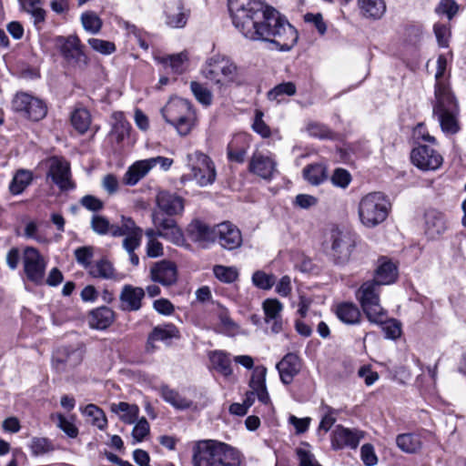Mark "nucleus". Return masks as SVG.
I'll use <instances>...</instances> for the list:
<instances>
[{
	"label": "nucleus",
	"mask_w": 466,
	"mask_h": 466,
	"mask_svg": "<svg viewBox=\"0 0 466 466\" xmlns=\"http://www.w3.org/2000/svg\"><path fill=\"white\" fill-rule=\"evenodd\" d=\"M228 10L234 25L246 38L268 42L279 51H289L298 41L296 28L261 0H228Z\"/></svg>",
	"instance_id": "nucleus-1"
},
{
	"label": "nucleus",
	"mask_w": 466,
	"mask_h": 466,
	"mask_svg": "<svg viewBox=\"0 0 466 466\" xmlns=\"http://www.w3.org/2000/svg\"><path fill=\"white\" fill-rule=\"evenodd\" d=\"M192 461L194 466H240L241 454L224 442L208 440L196 444Z\"/></svg>",
	"instance_id": "nucleus-2"
},
{
	"label": "nucleus",
	"mask_w": 466,
	"mask_h": 466,
	"mask_svg": "<svg viewBox=\"0 0 466 466\" xmlns=\"http://www.w3.org/2000/svg\"><path fill=\"white\" fill-rule=\"evenodd\" d=\"M435 100L433 116L437 117L442 132L447 135L458 133L461 129L460 108L453 94L441 86L436 89Z\"/></svg>",
	"instance_id": "nucleus-3"
},
{
	"label": "nucleus",
	"mask_w": 466,
	"mask_h": 466,
	"mask_svg": "<svg viewBox=\"0 0 466 466\" xmlns=\"http://www.w3.org/2000/svg\"><path fill=\"white\" fill-rule=\"evenodd\" d=\"M390 208V202L383 193H369L359 203L360 220L364 227L373 228L386 220Z\"/></svg>",
	"instance_id": "nucleus-4"
},
{
	"label": "nucleus",
	"mask_w": 466,
	"mask_h": 466,
	"mask_svg": "<svg viewBox=\"0 0 466 466\" xmlns=\"http://www.w3.org/2000/svg\"><path fill=\"white\" fill-rule=\"evenodd\" d=\"M380 287L381 285L372 279L367 280L356 292V298L368 320L371 323H382L387 318V310L380 305Z\"/></svg>",
	"instance_id": "nucleus-5"
},
{
	"label": "nucleus",
	"mask_w": 466,
	"mask_h": 466,
	"mask_svg": "<svg viewBox=\"0 0 466 466\" xmlns=\"http://www.w3.org/2000/svg\"><path fill=\"white\" fill-rule=\"evenodd\" d=\"M204 76L219 86L231 83L241 84L239 70L236 64L228 56L215 55L210 57L203 68Z\"/></svg>",
	"instance_id": "nucleus-6"
},
{
	"label": "nucleus",
	"mask_w": 466,
	"mask_h": 466,
	"mask_svg": "<svg viewBox=\"0 0 466 466\" xmlns=\"http://www.w3.org/2000/svg\"><path fill=\"white\" fill-rule=\"evenodd\" d=\"M187 158L190 172L181 177V182L195 180L199 187H207L215 182L217 177L216 167L208 155L195 151L188 154Z\"/></svg>",
	"instance_id": "nucleus-7"
},
{
	"label": "nucleus",
	"mask_w": 466,
	"mask_h": 466,
	"mask_svg": "<svg viewBox=\"0 0 466 466\" xmlns=\"http://www.w3.org/2000/svg\"><path fill=\"white\" fill-rule=\"evenodd\" d=\"M56 44L65 60L71 66L85 69L88 65V57L84 52V46L78 36H57Z\"/></svg>",
	"instance_id": "nucleus-8"
},
{
	"label": "nucleus",
	"mask_w": 466,
	"mask_h": 466,
	"mask_svg": "<svg viewBox=\"0 0 466 466\" xmlns=\"http://www.w3.org/2000/svg\"><path fill=\"white\" fill-rule=\"evenodd\" d=\"M410 160L422 171H435L441 167L443 157L431 146L419 144L411 150Z\"/></svg>",
	"instance_id": "nucleus-9"
},
{
	"label": "nucleus",
	"mask_w": 466,
	"mask_h": 466,
	"mask_svg": "<svg viewBox=\"0 0 466 466\" xmlns=\"http://www.w3.org/2000/svg\"><path fill=\"white\" fill-rule=\"evenodd\" d=\"M23 266L29 281L36 285L43 283L46 262L36 248L27 247L24 250Z\"/></svg>",
	"instance_id": "nucleus-10"
},
{
	"label": "nucleus",
	"mask_w": 466,
	"mask_h": 466,
	"mask_svg": "<svg viewBox=\"0 0 466 466\" xmlns=\"http://www.w3.org/2000/svg\"><path fill=\"white\" fill-rule=\"evenodd\" d=\"M81 346H64L58 348L53 355V366L56 371L67 372L78 366L84 358Z\"/></svg>",
	"instance_id": "nucleus-11"
},
{
	"label": "nucleus",
	"mask_w": 466,
	"mask_h": 466,
	"mask_svg": "<svg viewBox=\"0 0 466 466\" xmlns=\"http://www.w3.org/2000/svg\"><path fill=\"white\" fill-rule=\"evenodd\" d=\"M14 110L22 112L25 116L39 121L46 115V106L44 102L26 93H18L12 102Z\"/></svg>",
	"instance_id": "nucleus-12"
},
{
	"label": "nucleus",
	"mask_w": 466,
	"mask_h": 466,
	"mask_svg": "<svg viewBox=\"0 0 466 466\" xmlns=\"http://www.w3.org/2000/svg\"><path fill=\"white\" fill-rule=\"evenodd\" d=\"M363 437L364 432L361 431L337 425L331 435V446L334 450L344 448L355 450Z\"/></svg>",
	"instance_id": "nucleus-13"
},
{
	"label": "nucleus",
	"mask_w": 466,
	"mask_h": 466,
	"mask_svg": "<svg viewBox=\"0 0 466 466\" xmlns=\"http://www.w3.org/2000/svg\"><path fill=\"white\" fill-rule=\"evenodd\" d=\"M153 223L157 229H159V237L163 238L176 245H180L184 241L182 230L177 226L175 219L163 218L154 212L152 215Z\"/></svg>",
	"instance_id": "nucleus-14"
},
{
	"label": "nucleus",
	"mask_w": 466,
	"mask_h": 466,
	"mask_svg": "<svg viewBox=\"0 0 466 466\" xmlns=\"http://www.w3.org/2000/svg\"><path fill=\"white\" fill-rule=\"evenodd\" d=\"M191 241L207 248L217 240V226L211 228L200 220H193L187 228Z\"/></svg>",
	"instance_id": "nucleus-15"
},
{
	"label": "nucleus",
	"mask_w": 466,
	"mask_h": 466,
	"mask_svg": "<svg viewBox=\"0 0 466 466\" xmlns=\"http://www.w3.org/2000/svg\"><path fill=\"white\" fill-rule=\"evenodd\" d=\"M47 175L61 190H68L75 187V185L70 180L69 163L62 158L53 157L50 160Z\"/></svg>",
	"instance_id": "nucleus-16"
},
{
	"label": "nucleus",
	"mask_w": 466,
	"mask_h": 466,
	"mask_svg": "<svg viewBox=\"0 0 466 466\" xmlns=\"http://www.w3.org/2000/svg\"><path fill=\"white\" fill-rule=\"evenodd\" d=\"M276 167L277 163L271 156L256 151L250 158L248 170L263 179H270L277 171Z\"/></svg>",
	"instance_id": "nucleus-17"
},
{
	"label": "nucleus",
	"mask_w": 466,
	"mask_h": 466,
	"mask_svg": "<svg viewBox=\"0 0 466 466\" xmlns=\"http://www.w3.org/2000/svg\"><path fill=\"white\" fill-rule=\"evenodd\" d=\"M331 252L337 264H343L350 259L353 241L347 233L339 230L332 231Z\"/></svg>",
	"instance_id": "nucleus-18"
},
{
	"label": "nucleus",
	"mask_w": 466,
	"mask_h": 466,
	"mask_svg": "<svg viewBox=\"0 0 466 466\" xmlns=\"http://www.w3.org/2000/svg\"><path fill=\"white\" fill-rule=\"evenodd\" d=\"M150 278L154 282L170 286L177 279V266L174 262L166 259L156 262L150 268Z\"/></svg>",
	"instance_id": "nucleus-19"
},
{
	"label": "nucleus",
	"mask_w": 466,
	"mask_h": 466,
	"mask_svg": "<svg viewBox=\"0 0 466 466\" xmlns=\"http://www.w3.org/2000/svg\"><path fill=\"white\" fill-rule=\"evenodd\" d=\"M217 239L221 247L228 250L240 247L242 243L239 229L230 222L217 225Z\"/></svg>",
	"instance_id": "nucleus-20"
},
{
	"label": "nucleus",
	"mask_w": 466,
	"mask_h": 466,
	"mask_svg": "<svg viewBox=\"0 0 466 466\" xmlns=\"http://www.w3.org/2000/svg\"><path fill=\"white\" fill-rule=\"evenodd\" d=\"M301 366V360L297 354L287 353L276 365L281 382L286 385L290 384L294 377L299 373Z\"/></svg>",
	"instance_id": "nucleus-21"
},
{
	"label": "nucleus",
	"mask_w": 466,
	"mask_h": 466,
	"mask_svg": "<svg viewBox=\"0 0 466 466\" xmlns=\"http://www.w3.org/2000/svg\"><path fill=\"white\" fill-rule=\"evenodd\" d=\"M145 291L142 288L125 285L119 295L120 309L125 311H137L142 307Z\"/></svg>",
	"instance_id": "nucleus-22"
},
{
	"label": "nucleus",
	"mask_w": 466,
	"mask_h": 466,
	"mask_svg": "<svg viewBox=\"0 0 466 466\" xmlns=\"http://www.w3.org/2000/svg\"><path fill=\"white\" fill-rule=\"evenodd\" d=\"M262 309L265 314V322L271 323V331L276 334L279 333L283 329L282 303L277 299H267L262 303Z\"/></svg>",
	"instance_id": "nucleus-23"
},
{
	"label": "nucleus",
	"mask_w": 466,
	"mask_h": 466,
	"mask_svg": "<svg viewBox=\"0 0 466 466\" xmlns=\"http://www.w3.org/2000/svg\"><path fill=\"white\" fill-rule=\"evenodd\" d=\"M267 369L264 366H257L249 382L251 395H256L258 400L264 404L270 401V398L266 387Z\"/></svg>",
	"instance_id": "nucleus-24"
},
{
	"label": "nucleus",
	"mask_w": 466,
	"mask_h": 466,
	"mask_svg": "<svg viewBox=\"0 0 466 466\" xmlns=\"http://www.w3.org/2000/svg\"><path fill=\"white\" fill-rule=\"evenodd\" d=\"M157 204L159 209L168 216L181 214L184 210L183 198L167 191H160L157 194Z\"/></svg>",
	"instance_id": "nucleus-25"
},
{
	"label": "nucleus",
	"mask_w": 466,
	"mask_h": 466,
	"mask_svg": "<svg viewBox=\"0 0 466 466\" xmlns=\"http://www.w3.org/2000/svg\"><path fill=\"white\" fill-rule=\"evenodd\" d=\"M166 24L172 28H182L187 21V14L180 0H173L166 5Z\"/></svg>",
	"instance_id": "nucleus-26"
},
{
	"label": "nucleus",
	"mask_w": 466,
	"mask_h": 466,
	"mask_svg": "<svg viewBox=\"0 0 466 466\" xmlns=\"http://www.w3.org/2000/svg\"><path fill=\"white\" fill-rule=\"evenodd\" d=\"M426 233L431 238L442 235L448 228L445 216L437 210H431L426 213Z\"/></svg>",
	"instance_id": "nucleus-27"
},
{
	"label": "nucleus",
	"mask_w": 466,
	"mask_h": 466,
	"mask_svg": "<svg viewBox=\"0 0 466 466\" xmlns=\"http://www.w3.org/2000/svg\"><path fill=\"white\" fill-rule=\"evenodd\" d=\"M192 109L191 104L183 98H176L167 103V105L162 110L165 120L172 124L177 122L185 114L188 113Z\"/></svg>",
	"instance_id": "nucleus-28"
},
{
	"label": "nucleus",
	"mask_w": 466,
	"mask_h": 466,
	"mask_svg": "<svg viewBox=\"0 0 466 466\" xmlns=\"http://www.w3.org/2000/svg\"><path fill=\"white\" fill-rule=\"evenodd\" d=\"M115 320V312L108 307H99L90 312L89 326L96 329H106Z\"/></svg>",
	"instance_id": "nucleus-29"
},
{
	"label": "nucleus",
	"mask_w": 466,
	"mask_h": 466,
	"mask_svg": "<svg viewBox=\"0 0 466 466\" xmlns=\"http://www.w3.org/2000/svg\"><path fill=\"white\" fill-rule=\"evenodd\" d=\"M380 262L372 280L381 286L394 283L398 277L397 267L391 261L385 258L380 259Z\"/></svg>",
	"instance_id": "nucleus-30"
},
{
	"label": "nucleus",
	"mask_w": 466,
	"mask_h": 466,
	"mask_svg": "<svg viewBox=\"0 0 466 466\" xmlns=\"http://www.w3.org/2000/svg\"><path fill=\"white\" fill-rule=\"evenodd\" d=\"M151 167L147 159L137 160L133 163L124 175L123 181L126 185L135 186L145 177Z\"/></svg>",
	"instance_id": "nucleus-31"
},
{
	"label": "nucleus",
	"mask_w": 466,
	"mask_h": 466,
	"mask_svg": "<svg viewBox=\"0 0 466 466\" xmlns=\"http://www.w3.org/2000/svg\"><path fill=\"white\" fill-rule=\"evenodd\" d=\"M338 319L347 325H355L360 322L361 313L360 309L352 302H343L336 307Z\"/></svg>",
	"instance_id": "nucleus-32"
},
{
	"label": "nucleus",
	"mask_w": 466,
	"mask_h": 466,
	"mask_svg": "<svg viewBox=\"0 0 466 466\" xmlns=\"http://www.w3.org/2000/svg\"><path fill=\"white\" fill-rule=\"evenodd\" d=\"M157 60L163 65L165 68H170L171 72L182 74L187 66L188 54L187 51H183L178 54L157 57Z\"/></svg>",
	"instance_id": "nucleus-33"
},
{
	"label": "nucleus",
	"mask_w": 466,
	"mask_h": 466,
	"mask_svg": "<svg viewBox=\"0 0 466 466\" xmlns=\"http://www.w3.org/2000/svg\"><path fill=\"white\" fill-rule=\"evenodd\" d=\"M161 397L164 400L177 410H186L191 407L192 401L177 390L170 389L167 385H162L159 388Z\"/></svg>",
	"instance_id": "nucleus-34"
},
{
	"label": "nucleus",
	"mask_w": 466,
	"mask_h": 466,
	"mask_svg": "<svg viewBox=\"0 0 466 466\" xmlns=\"http://www.w3.org/2000/svg\"><path fill=\"white\" fill-rule=\"evenodd\" d=\"M110 410L112 412L118 414L120 420L127 424L134 423L139 413V408L136 404H129L124 401L112 403Z\"/></svg>",
	"instance_id": "nucleus-35"
},
{
	"label": "nucleus",
	"mask_w": 466,
	"mask_h": 466,
	"mask_svg": "<svg viewBox=\"0 0 466 466\" xmlns=\"http://www.w3.org/2000/svg\"><path fill=\"white\" fill-rule=\"evenodd\" d=\"M179 332L174 324H165L157 326L148 335L147 344L154 347L157 341H166L173 338H178Z\"/></svg>",
	"instance_id": "nucleus-36"
},
{
	"label": "nucleus",
	"mask_w": 466,
	"mask_h": 466,
	"mask_svg": "<svg viewBox=\"0 0 466 466\" xmlns=\"http://www.w3.org/2000/svg\"><path fill=\"white\" fill-rule=\"evenodd\" d=\"M113 119L114 123L110 134L117 143H121L129 135L131 126L125 119L122 112H115Z\"/></svg>",
	"instance_id": "nucleus-37"
},
{
	"label": "nucleus",
	"mask_w": 466,
	"mask_h": 466,
	"mask_svg": "<svg viewBox=\"0 0 466 466\" xmlns=\"http://www.w3.org/2000/svg\"><path fill=\"white\" fill-rule=\"evenodd\" d=\"M397 446L404 452L416 453L420 451L422 442L420 436L413 433L400 434L396 438Z\"/></svg>",
	"instance_id": "nucleus-38"
},
{
	"label": "nucleus",
	"mask_w": 466,
	"mask_h": 466,
	"mask_svg": "<svg viewBox=\"0 0 466 466\" xmlns=\"http://www.w3.org/2000/svg\"><path fill=\"white\" fill-rule=\"evenodd\" d=\"M304 178L311 185H319L328 177L327 168L322 164H310L303 169Z\"/></svg>",
	"instance_id": "nucleus-39"
},
{
	"label": "nucleus",
	"mask_w": 466,
	"mask_h": 466,
	"mask_svg": "<svg viewBox=\"0 0 466 466\" xmlns=\"http://www.w3.org/2000/svg\"><path fill=\"white\" fill-rule=\"evenodd\" d=\"M360 10L364 16L379 19L383 15L386 5L383 0H360Z\"/></svg>",
	"instance_id": "nucleus-40"
},
{
	"label": "nucleus",
	"mask_w": 466,
	"mask_h": 466,
	"mask_svg": "<svg viewBox=\"0 0 466 466\" xmlns=\"http://www.w3.org/2000/svg\"><path fill=\"white\" fill-rule=\"evenodd\" d=\"M89 274L94 278L110 279L115 278V268L110 261L102 258L90 266Z\"/></svg>",
	"instance_id": "nucleus-41"
},
{
	"label": "nucleus",
	"mask_w": 466,
	"mask_h": 466,
	"mask_svg": "<svg viewBox=\"0 0 466 466\" xmlns=\"http://www.w3.org/2000/svg\"><path fill=\"white\" fill-rule=\"evenodd\" d=\"M137 233H143L141 228L137 227L131 218L121 216L120 225H115L112 228V237L129 236Z\"/></svg>",
	"instance_id": "nucleus-42"
},
{
	"label": "nucleus",
	"mask_w": 466,
	"mask_h": 466,
	"mask_svg": "<svg viewBox=\"0 0 466 466\" xmlns=\"http://www.w3.org/2000/svg\"><path fill=\"white\" fill-rule=\"evenodd\" d=\"M83 414L89 419L92 425L99 430H104L107 425V420L103 410L95 404L86 405L82 410Z\"/></svg>",
	"instance_id": "nucleus-43"
},
{
	"label": "nucleus",
	"mask_w": 466,
	"mask_h": 466,
	"mask_svg": "<svg viewBox=\"0 0 466 466\" xmlns=\"http://www.w3.org/2000/svg\"><path fill=\"white\" fill-rule=\"evenodd\" d=\"M143 233H137L134 235L125 236L122 246L129 255V259L132 265L137 266L139 264V258L135 253V250L140 246Z\"/></svg>",
	"instance_id": "nucleus-44"
},
{
	"label": "nucleus",
	"mask_w": 466,
	"mask_h": 466,
	"mask_svg": "<svg viewBox=\"0 0 466 466\" xmlns=\"http://www.w3.org/2000/svg\"><path fill=\"white\" fill-rule=\"evenodd\" d=\"M71 123L80 134L86 133L91 124L90 113L85 108L76 109L72 113Z\"/></svg>",
	"instance_id": "nucleus-45"
},
{
	"label": "nucleus",
	"mask_w": 466,
	"mask_h": 466,
	"mask_svg": "<svg viewBox=\"0 0 466 466\" xmlns=\"http://www.w3.org/2000/svg\"><path fill=\"white\" fill-rule=\"evenodd\" d=\"M210 360L214 366V368L223 374L224 376L228 377L231 375L232 369H231V362L228 358V356L223 352V351H214L210 355Z\"/></svg>",
	"instance_id": "nucleus-46"
},
{
	"label": "nucleus",
	"mask_w": 466,
	"mask_h": 466,
	"mask_svg": "<svg viewBox=\"0 0 466 466\" xmlns=\"http://www.w3.org/2000/svg\"><path fill=\"white\" fill-rule=\"evenodd\" d=\"M218 323L217 324L216 330L226 334L233 335L238 331V326L229 317L228 310L221 309L218 314Z\"/></svg>",
	"instance_id": "nucleus-47"
},
{
	"label": "nucleus",
	"mask_w": 466,
	"mask_h": 466,
	"mask_svg": "<svg viewBox=\"0 0 466 466\" xmlns=\"http://www.w3.org/2000/svg\"><path fill=\"white\" fill-rule=\"evenodd\" d=\"M32 174L29 171L19 170L16 172L10 183L9 188L14 195L22 193L25 188L31 183Z\"/></svg>",
	"instance_id": "nucleus-48"
},
{
	"label": "nucleus",
	"mask_w": 466,
	"mask_h": 466,
	"mask_svg": "<svg viewBox=\"0 0 466 466\" xmlns=\"http://www.w3.org/2000/svg\"><path fill=\"white\" fill-rule=\"evenodd\" d=\"M297 88L293 82H284L277 85L268 92V98L272 101L279 102L283 96H293Z\"/></svg>",
	"instance_id": "nucleus-49"
},
{
	"label": "nucleus",
	"mask_w": 466,
	"mask_h": 466,
	"mask_svg": "<svg viewBox=\"0 0 466 466\" xmlns=\"http://www.w3.org/2000/svg\"><path fill=\"white\" fill-rule=\"evenodd\" d=\"M196 113L193 108L188 113L182 116L177 119V122H173L171 125L174 126L181 136H187L191 131L195 125Z\"/></svg>",
	"instance_id": "nucleus-50"
},
{
	"label": "nucleus",
	"mask_w": 466,
	"mask_h": 466,
	"mask_svg": "<svg viewBox=\"0 0 466 466\" xmlns=\"http://www.w3.org/2000/svg\"><path fill=\"white\" fill-rule=\"evenodd\" d=\"M90 227L92 230L98 235H112V228L114 224H110L109 220L101 215H93Z\"/></svg>",
	"instance_id": "nucleus-51"
},
{
	"label": "nucleus",
	"mask_w": 466,
	"mask_h": 466,
	"mask_svg": "<svg viewBox=\"0 0 466 466\" xmlns=\"http://www.w3.org/2000/svg\"><path fill=\"white\" fill-rule=\"evenodd\" d=\"M213 272L218 279L225 283H232L238 277V272L234 267L216 265L213 268Z\"/></svg>",
	"instance_id": "nucleus-52"
},
{
	"label": "nucleus",
	"mask_w": 466,
	"mask_h": 466,
	"mask_svg": "<svg viewBox=\"0 0 466 466\" xmlns=\"http://www.w3.org/2000/svg\"><path fill=\"white\" fill-rule=\"evenodd\" d=\"M51 419L56 421V426L68 437L76 438L78 435V429L76 426L72 421L68 420L63 414H53Z\"/></svg>",
	"instance_id": "nucleus-53"
},
{
	"label": "nucleus",
	"mask_w": 466,
	"mask_h": 466,
	"mask_svg": "<svg viewBox=\"0 0 466 466\" xmlns=\"http://www.w3.org/2000/svg\"><path fill=\"white\" fill-rule=\"evenodd\" d=\"M388 317L383 320L382 323H377L382 326V330L385 333V337L389 339H396L401 335V324L395 319H387Z\"/></svg>",
	"instance_id": "nucleus-54"
},
{
	"label": "nucleus",
	"mask_w": 466,
	"mask_h": 466,
	"mask_svg": "<svg viewBox=\"0 0 466 466\" xmlns=\"http://www.w3.org/2000/svg\"><path fill=\"white\" fill-rule=\"evenodd\" d=\"M81 22L84 28L92 34L98 33L102 26V20L93 12L84 13Z\"/></svg>",
	"instance_id": "nucleus-55"
},
{
	"label": "nucleus",
	"mask_w": 466,
	"mask_h": 466,
	"mask_svg": "<svg viewBox=\"0 0 466 466\" xmlns=\"http://www.w3.org/2000/svg\"><path fill=\"white\" fill-rule=\"evenodd\" d=\"M190 88L197 100L204 106H209L212 102L211 92L198 82L192 81Z\"/></svg>",
	"instance_id": "nucleus-56"
},
{
	"label": "nucleus",
	"mask_w": 466,
	"mask_h": 466,
	"mask_svg": "<svg viewBox=\"0 0 466 466\" xmlns=\"http://www.w3.org/2000/svg\"><path fill=\"white\" fill-rule=\"evenodd\" d=\"M252 282L258 289H269L275 284V277L262 270H257L252 276Z\"/></svg>",
	"instance_id": "nucleus-57"
},
{
	"label": "nucleus",
	"mask_w": 466,
	"mask_h": 466,
	"mask_svg": "<svg viewBox=\"0 0 466 466\" xmlns=\"http://www.w3.org/2000/svg\"><path fill=\"white\" fill-rule=\"evenodd\" d=\"M322 411L323 415L319 425V431H324L325 432H328L336 422V415L338 412L336 410L328 405L322 407Z\"/></svg>",
	"instance_id": "nucleus-58"
},
{
	"label": "nucleus",
	"mask_w": 466,
	"mask_h": 466,
	"mask_svg": "<svg viewBox=\"0 0 466 466\" xmlns=\"http://www.w3.org/2000/svg\"><path fill=\"white\" fill-rule=\"evenodd\" d=\"M307 130L311 137L321 139L333 138L332 131L327 126L320 123H309L307 127Z\"/></svg>",
	"instance_id": "nucleus-59"
},
{
	"label": "nucleus",
	"mask_w": 466,
	"mask_h": 466,
	"mask_svg": "<svg viewBox=\"0 0 466 466\" xmlns=\"http://www.w3.org/2000/svg\"><path fill=\"white\" fill-rule=\"evenodd\" d=\"M149 423L145 417L138 420L132 431L134 443L142 441L149 434Z\"/></svg>",
	"instance_id": "nucleus-60"
},
{
	"label": "nucleus",
	"mask_w": 466,
	"mask_h": 466,
	"mask_svg": "<svg viewBox=\"0 0 466 466\" xmlns=\"http://www.w3.org/2000/svg\"><path fill=\"white\" fill-rule=\"evenodd\" d=\"M88 44L94 50L103 55H110L116 50L114 43L99 38H90Z\"/></svg>",
	"instance_id": "nucleus-61"
},
{
	"label": "nucleus",
	"mask_w": 466,
	"mask_h": 466,
	"mask_svg": "<svg viewBox=\"0 0 466 466\" xmlns=\"http://www.w3.org/2000/svg\"><path fill=\"white\" fill-rule=\"evenodd\" d=\"M30 448L34 455H40L53 451V445L46 438H34Z\"/></svg>",
	"instance_id": "nucleus-62"
},
{
	"label": "nucleus",
	"mask_w": 466,
	"mask_h": 466,
	"mask_svg": "<svg viewBox=\"0 0 466 466\" xmlns=\"http://www.w3.org/2000/svg\"><path fill=\"white\" fill-rule=\"evenodd\" d=\"M360 457L366 466H374L378 462L374 447L370 443L362 445L360 449Z\"/></svg>",
	"instance_id": "nucleus-63"
},
{
	"label": "nucleus",
	"mask_w": 466,
	"mask_h": 466,
	"mask_svg": "<svg viewBox=\"0 0 466 466\" xmlns=\"http://www.w3.org/2000/svg\"><path fill=\"white\" fill-rule=\"evenodd\" d=\"M296 454L299 461V466H321L316 460L314 454L309 451L298 448Z\"/></svg>",
	"instance_id": "nucleus-64"
}]
</instances>
